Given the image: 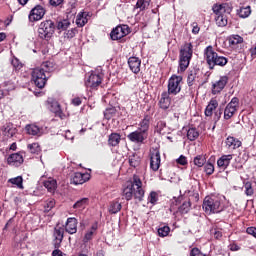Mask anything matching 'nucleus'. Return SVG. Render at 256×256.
Segmentation results:
<instances>
[{"label": "nucleus", "mask_w": 256, "mask_h": 256, "mask_svg": "<svg viewBox=\"0 0 256 256\" xmlns=\"http://www.w3.org/2000/svg\"><path fill=\"white\" fill-rule=\"evenodd\" d=\"M122 195L126 201H131L133 197L138 201H143L145 190H143V182H141V178L134 175L131 185H128L123 189Z\"/></svg>", "instance_id": "f257e3e1"}, {"label": "nucleus", "mask_w": 256, "mask_h": 256, "mask_svg": "<svg viewBox=\"0 0 256 256\" xmlns=\"http://www.w3.org/2000/svg\"><path fill=\"white\" fill-rule=\"evenodd\" d=\"M212 10L215 15V23L217 27H227V24L229 23L227 15H231L233 6L229 3L214 4Z\"/></svg>", "instance_id": "f03ea898"}, {"label": "nucleus", "mask_w": 256, "mask_h": 256, "mask_svg": "<svg viewBox=\"0 0 256 256\" xmlns=\"http://www.w3.org/2000/svg\"><path fill=\"white\" fill-rule=\"evenodd\" d=\"M193 57V44L185 43L180 49L179 67L180 71H186Z\"/></svg>", "instance_id": "7ed1b4c3"}, {"label": "nucleus", "mask_w": 256, "mask_h": 256, "mask_svg": "<svg viewBox=\"0 0 256 256\" xmlns=\"http://www.w3.org/2000/svg\"><path fill=\"white\" fill-rule=\"evenodd\" d=\"M204 55L210 69H213L215 65H219L220 67H225V64L227 63V59L223 56H219L217 52H214L213 47L211 46H208L205 49Z\"/></svg>", "instance_id": "20e7f679"}, {"label": "nucleus", "mask_w": 256, "mask_h": 256, "mask_svg": "<svg viewBox=\"0 0 256 256\" xmlns=\"http://www.w3.org/2000/svg\"><path fill=\"white\" fill-rule=\"evenodd\" d=\"M202 208L207 215H211L213 213H221V211L224 209L219 198H213L209 196L204 198Z\"/></svg>", "instance_id": "39448f33"}, {"label": "nucleus", "mask_w": 256, "mask_h": 256, "mask_svg": "<svg viewBox=\"0 0 256 256\" xmlns=\"http://www.w3.org/2000/svg\"><path fill=\"white\" fill-rule=\"evenodd\" d=\"M55 33V23L52 20H45L40 23L38 27V36L40 39H45L49 41Z\"/></svg>", "instance_id": "423d86ee"}, {"label": "nucleus", "mask_w": 256, "mask_h": 256, "mask_svg": "<svg viewBox=\"0 0 256 256\" xmlns=\"http://www.w3.org/2000/svg\"><path fill=\"white\" fill-rule=\"evenodd\" d=\"M181 83H183V77L178 75H172L168 80V94L177 95L181 93Z\"/></svg>", "instance_id": "0eeeda50"}, {"label": "nucleus", "mask_w": 256, "mask_h": 256, "mask_svg": "<svg viewBox=\"0 0 256 256\" xmlns=\"http://www.w3.org/2000/svg\"><path fill=\"white\" fill-rule=\"evenodd\" d=\"M32 81H34V84L36 87H38V89H43L47 83V74L45 73V70L41 68H35L32 71Z\"/></svg>", "instance_id": "6e6552de"}, {"label": "nucleus", "mask_w": 256, "mask_h": 256, "mask_svg": "<svg viewBox=\"0 0 256 256\" xmlns=\"http://www.w3.org/2000/svg\"><path fill=\"white\" fill-rule=\"evenodd\" d=\"M239 109V98L234 97L231 99V101L226 105L224 109V119L229 120L235 113H237V110Z\"/></svg>", "instance_id": "1a4fd4ad"}, {"label": "nucleus", "mask_w": 256, "mask_h": 256, "mask_svg": "<svg viewBox=\"0 0 256 256\" xmlns=\"http://www.w3.org/2000/svg\"><path fill=\"white\" fill-rule=\"evenodd\" d=\"M46 10L42 5H36L31 9L28 19L31 23H35V21H41L43 17H45Z\"/></svg>", "instance_id": "9d476101"}, {"label": "nucleus", "mask_w": 256, "mask_h": 256, "mask_svg": "<svg viewBox=\"0 0 256 256\" xmlns=\"http://www.w3.org/2000/svg\"><path fill=\"white\" fill-rule=\"evenodd\" d=\"M126 35H129V26L127 25L117 26L110 33L112 41H119V39H123Z\"/></svg>", "instance_id": "9b49d317"}, {"label": "nucleus", "mask_w": 256, "mask_h": 256, "mask_svg": "<svg viewBox=\"0 0 256 256\" xmlns=\"http://www.w3.org/2000/svg\"><path fill=\"white\" fill-rule=\"evenodd\" d=\"M103 78L99 74H90L89 77L85 81V86L88 89H97L99 85H101Z\"/></svg>", "instance_id": "f8f14e48"}, {"label": "nucleus", "mask_w": 256, "mask_h": 256, "mask_svg": "<svg viewBox=\"0 0 256 256\" xmlns=\"http://www.w3.org/2000/svg\"><path fill=\"white\" fill-rule=\"evenodd\" d=\"M159 167H161V153L159 150H153L150 154V168L159 171Z\"/></svg>", "instance_id": "ddd939ff"}, {"label": "nucleus", "mask_w": 256, "mask_h": 256, "mask_svg": "<svg viewBox=\"0 0 256 256\" xmlns=\"http://www.w3.org/2000/svg\"><path fill=\"white\" fill-rule=\"evenodd\" d=\"M63 233H65V230L62 227L57 226L54 228L53 245L55 249L61 247V243H63Z\"/></svg>", "instance_id": "4468645a"}, {"label": "nucleus", "mask_w": 256, "mask_h": 256, "mask_svg": "<svg viewBox=\"0 0 256 256\" xmlns=\"http://www.w3.org/2000/svg\"><path fill=\"white\" fill-rule=\"evenodd\" d=\"M229 82V77L222 76L218 81L213 84L212 93L213 95H217V93H221L225 89V85Z\"/></svg>", "instance_id": "2eb2a0df"}, {"label": "nucleus", "mask_w": 256, "mask_h": 256, "mask_svg": "<svg viewBox=\"0 0 256 256\" xmlns=\"http://www.w3.org/2000/svg\"><path fill=\"white\" fill-rule=\"evenodd\" d=\"M127 137L132 143H143L147 139V134H144L141 130H136L128 134Z\"/></svg>", "instance_id": "dca6fc26"}, {"label": "nucleus", "mask_w": 256, "mask_h": 256, "mask_svg": "<svg viewBox=\"0 0 256 256\" xmlns=\"http://www.w3.org/2000/svg\"><path fill=\"white\" fill-rule=\"evenodd\" d=\"M23 161L24 158L21 152L11 154L7 158L8 165H12L13 167H19V165H22Z\"/></svg>", "instance_id": "f3484780"}, {"label": "nucleus", "mask_w": 256, "mask_h": 256, "mask_svg": "<svg viewBox=\"0 0 256 256\" xmlns=\"http://www.w3.org/2000/svg\"><path fill=\"white\" fill-rule=\"evenodd\" d=\"M89 174H83L81 172H76L72 177V183L74 185H83V183H86V181H89L90 179Z\"/></svg>", "instance_id": "a211bd4d"}, {"label": "nucleus", "mask_w": 256, "mask_h": 256, "mask_svg": "<svg viewBox=\"0 0 256 256\" xmlns=\"http://www.w3.org/2000/svg\"><path fill=\"white\" fill-rule=\"evenodd\" d=\"M128 65L132 73L137 74L139 71H141V59L138 57H130L128 59Z\"/></svg>", "instance_id": "6ab92c4d"}, {"label": "nucleus", "mask_w": 256, "mask_h": 256, "mask_svg": "<svg viewBox=\"0 0 256 256\" xmlns=\"http://www.w3.org/2000/svg\"><path fill=\"white\" fill-rule=\"evenodd\" d=\"M169 93L167 92H163L161 94V98L159 101V107L160 109H163L164 111H166V109H169V107H171V97H169Z\"/></svg>", "instance_id": "aec40b11"}, {"label": "nucleus", "mask_w": 256, "mask_h": 256, "mask_svg": "<svg viewBox=\"0 0 256 256\" xmlns=\"http://www.w3.org/2000/svg\"><path fill=\"white\" fill-rule=\"evenodd\" d=\"M77 219L76 218H68L66 222V232L70 235H75L77 233Z\"/></svg>", "instance_id": "412c9836"}, {"label": "nucleus", "mask_w": 256, "mask_h": 256, "mask_svg": "<svg viewBox=\"0 0 256 256\" xmlns=\"http://www.w3.org/2000/svg\"><path fill=\"white\" fill-rule=\"evenodd\" d=\"M97 223H94L89 230L85 233L83 237V243L84 245H87L89 241H93V237H95V234L97 233Z\"/></svg>", "instance_id": "4be33fe9"}, {"label": "nucleus", "mask_w": 256, "mask_h": 256, "mask_svg": "<svg viewBox=\"0 0 256 256\" xmlns=\"http://www.w3.org/2000/svg\"><path fill=\"white\" fill-rule=\"evenodd\" d=\"M232 159H233V154L222 155L218 159L217 165L220 169H227V167H229V164L231 163Z\"/></svg>", "instance_id": "5701e85b"}, {"label": "nucleus", "mask_w": 256, "mask_h": 256, "mask_svg": "<svg viewBox=\"0 0 256 256\" xmlns=\"http://www.w3.org/2000/svg\"><path fill=\"white\" fill-rule=\"evenodd\" d=\"M225 143L228 149L235 150L241 147V141L233 136H228Z\"/></svg>", "instance_id": "b1692460"}, {"label": "nucleus", "mask_w": 256, "mask_h": 256, "mask_svg": "<svg viewBox=\"0 0 256 256\" xmlns=\"http://www.w3.org/2000/svg\"><path fill=\"white\" fill-rule=\"evenodd\" d=\"M87 17H89V13L87 12L78 13L76 17V25L78 27H85V25H87V22L89 21Z\"/></svg>", "instance_id": "393cba45"}, {"label": "nucleus", "mask_w": 256, "mask_h": 256, "mask_svg": "<svg viewBox=\"0 0 256 256\" xmlns=\"http://www.w3.org/2000/svg\"><path fill=\"white\" fill-rule=\"evenodd\" d=\"M219 107V102L217 100L212 99L210 100L209 104L206 106L205 109V116L206 117H211L213 115V111Z\"/></svg>", "instance_id": "a878e982"}, {"label": "nucleus", "mask_w": 256, "mask_h": 256, "mask_svg": "<svg viewBox=\"0 0 256 256\" xmlns=\"http://www.w3.org/2000/svg\"><path fill=\"white\" fill-rule=\"evenodd\" d=\"M44 187L47 188L49 193H55L57 190V180L48 178L46 181H44Z\"/></svg>", "instance_id": "bb28decb"}, {"label": "nucleus", "mask_w": 256, "mask_h": 256, "mask_svg": "<svg viewBox=\"0 0 256 256\" xmlns=\"http://www.w3.org/2000/svg\"><path fill=\"white\" fill-rule=\"evenodd\" d=\"M108 143L109 145H111V147H117V145L121 143V135H119L118 133H112L109 136Z\"/></svg>", "instance_id": "cd10ccee"}, {"label": "nucleus", "mask_w": 256, "mask_h": 256, "mask_svg": "<svg viewBox=\"0 0 256 256\" xmlns=\"http://www.w3.org/2000/svg\"><path fill=\"white\" fill-rule=\"evenodd\" d=\"M26 132L28 133V135H41V128H39V126L34 125V124H30L26 126Z\"/></svg>", "instance_id": "c85d7f7f"}, {"label": "nucleus", "mask_w": 256, "mask_h": 256, "mask_svg": "<svg viewBox=\"0 0 256 256\" xmlns=\"http://www.w3.org/2000/svg\"><path fill=\"white\" fill-rule=\"evenodd\" d=\"M237 15L241 19H247V17H249V15H251V6H246V7H242L240 9H238Z\"/></svg>", "instance_id": "c756f323"}, {"label": "nucleus", "mask_w": 256, "mask_h": 256, "mask_svg": "<svg viewBox=\"0 0 256 256\" xmlns=\"http://www.w3.org/2000/svg\"><path fill=\"white\" fill-rule=\"evenodd\" d=\"M8 183H11V185H15L16 187H18V189H23V177L21 176L10 178L8 180Z\"/></svg>", "instance_id": "7c9ffc66"}, {"label": "nucleus", "mask_w": 256, "mask_h": 256, "mask_svg": "<svg viewBox=\"0 0 256 256\" xmlns=\"http://www.w3.org/2000/svg\"><path fill=\"white\" fill-rule=\"evenodd\" d=\"M128 163L130 167H139V163H141V158L137 154H133L129 156Z\"/></svg>", "instance_id": "2f4dec72"}, {"label": "nucleus", "mask_w": 256, "mask_h": 256, "mask_svg": "<svg viewBox=\"0 0 256 256\" xmlns=\"http://www.w3.org/2000/svg\"><path fill=\"white\" fill-rule=\"evenodd\" d=\"M89 205V199L88 198H82L78 200L74 205L73 209H85Z\"/></svg>", "instance_id": "473e14b6"}, {"label": "nucleus", "mask_w": 256, "mask_h": 256, "mask_svg": "<svg viewBox=\"0 0 256 256\" xmlns=\"http://www.w3.org/2000/svg\"><path fill=\"white\" fill-rule=\"evenodd\" d=\"M151 4V0H138L136 3V9H139L140 11H145Z\"/></svg>", "instance_id": "72a5a7b5"}, {"label": "nucleus", "mask_w": 256, "mask_h": 256, "mask_svg": "<svg viewBox=\"0 0 256 256\" xmlns=\"http://www.w3.org/2000/svg\"><path fill=\"white\" fill-rule=\"evenodd\" d=\"M138 131H141L142 133H144L145 135H147V132L149 131V119L144 118V119L140 122V127L138 128Z\"/></svg>", "instance_id": "f704fd0d"}, {"label": "nucleus", "mask_w": 256, "mask_h": 256, "mask_svg": "<svg viewBox=\"0 0 256 256\" xmlns=\"http://www.w3.org/2000/svg\"><path fill=\"white\" fill-rule=\"evenodd\" d=\"M121 203L119 202H112L108 208L109 213H112V215H115V213H119L121 211Z\"/></svg>", "instance_id": "c9c22d12"}, {"label": "nucleus", "mask_w": 256, "mask_h": 256, "mask_svg": "<svg viewBox=\"0 0 256 256\" xmlns=\"http://www.w3.org/2000/svg\"><path fill=\"white\" fill-rule=\"evenodd\" d=\"M199 137V131H197L196 128H190L187 131V138L189 139V141H195V139H197Z\"/></svg>", "instance_id": "e433bc0d"}, {"label": "nucleus", "mask_w": 256, "mask_h": 256, "mask_svg": "<svg viewBox=\"0 0 256 256\" xmlns=\"http://www.w3.org/2000/svg\"><path fill=\"white\" fill-rule=\"evenodd\" d=\"M205 163H207V159L203 155H198L194 158V165H196V167H203Z\"/></svg>", "instance_id": "4c0bfd02"}, {"label": "nucleus", "mask_w": 256, "mask_h": 256, "mask_svg": "<svg viewBox=\"0 0 256 256\" xmlns=\"http://www.w3.org/2000/svg\"><path fill=\"white\" fill-rule=\"evenodd\" d=\"M239 43H243V37L239 35H232L229 38V45H239Z\"/></svg>", "instance_id": "58836bf2"}, {"label": "nucleus", "mask_w": 256, "mask_h": 256, "mask_svg": "<svg viewBox=\"0 0 256 256\" xmlns=\"http://www.w3.org/2000/svg\"><path fill=\"white\" fill-rule=\"evenodd\" d=\"M70 25H71V22H69V20H62V21L58 22L57 29H59L61 31H67V29H69Z\"/></svg>", "instance_id": "ea45409f"}, {"label": "nucleus", "mask_w": 256, "mask_h": 256, "mask_svg": "<svg viewBox=\"0 0 256 256\" xmlns=\"http://www.w3.org/2000/svg\"><path fill=\"white\" fill-rule=\"evenodd\" d=\"M2 89L6 92V95L9 91H13L15 89V84L12 81L4 82L2 84Z\"/></svg>", "instance_id": "a19ab883"}, {"label": "nucleus", "mask_w": 256, "mask_h": 256, "mask_svg": "<svg viewBox=\"0 0 256 256\" xmlns=\"http://www.w3.org/2000/svg\"><path fill=\"white\" fill-rule=\"evenodd\" d=\"M204 171L206 175H213L215 173V166L211 162H208L204 166Z\"/></svg>", "instance_id": "79ce46f5"}, {"label": "nucleus", "mask_w": 256, "mask_h": 256, "mask_svg": "<svg viewBox=\"0 0 256 256\" xmlns=\"http://www.w3.org/2000/svg\"><path fill=\"white\" fill-rule=\"evenodd\" d=\"M191 209V203L188 201H185L180 207H179V211L182 214H186L189 213V210Z\"/></svg>", "instance_id": "37998d69"}, {"label": "nucleus", "mask_w": 256, "mask_h": 256, "mask_svg": "<svg viewBox=\"0 0 256 256\" xmlns=\"http://www.w3.org/2000/svg\"><path fill=\"white\" fill-rule=\"evenodd\" d=\"M28 149L30 153H39L41 151V146H39V143H32L28 144Z\"/></svg>", "instance_id": "c03bdc74"}, {"label": "nucleus", "mask_w": 256, "mask_h": 256, "mask_svg": "<svg viewBox=\"0 0 256 256\" xmlns=\"http://www.w3.org/2000/svg\"><path fill=\"white\" fill-rule=\"evenodd\" d=\"M169 231H171V228H169V226H163L158 229V235L159 237H167V235H169Z\"/></svg>", "instance_id": "a18cd8bd"}, {"label": "nucleus", "mask_w": 256, "mask_h": 256, "mask_svg": "<svg viewBox=\"0 0 256 256\" xmlns=\"http://www.w3.org/2000/svg\"><path fill=\"white\" fill-rule=\"evenodd\" d=\"M115 113H117V110L114 107L108 108L104 111V117L109 120Z\"/></svg>", "instance_id": "49530a36"}, {"label": "nucleus", "mask_w": 256, "mask_h": 256, "mask_svg": "<svg viewBox=\"0 0 256 256\" xmlns=\"http://www.w3.org/2000/svg\"><path fill=\"white\" fill-rule=\"evenodd\" d=\"M40 69H43L44 73H50V71H53V63L51 62H44Z\"/></svg>", "instance_id": "de8ad7c7"}, {"label": "nucleus", "mask_w": 256, "mask_h": 256, "mask_svg": "<svg viewBox=\"0 0 256 256\" xmlns=\"http://www.w3.org/2000/svg\"><path fill=\"white\" fill-rule=\"evenodd\" d=\"M75 35H77V28H72L70 30H67L64 33V38L65 39H73V37H75Z\"/></svg>", "instance_id": "09e8293b"}, {"label": "nucleus", "mask_w": 256, "mask_h": 256, "mask_svg": "<svg viewBox=\"0 0 256 256\" xmlns=\"http://www.w3.org/2000/svg\"><path fill=\"white\" fill-rule=\"evenodd\" d=\"M244 189H245V193L247 196H251L253 195V193H255V191L253 190V185L251 184V182H246L244 185Z\"/></svg>", "instance_id": "8fccbe9b"}, {"label": "nucleus", "mask_w": 256, "mask_h": 256, "mask_svg": "<svg viewBox=\"0 0 256 256\" xmlns=\"http://www.w3.org/2000/svg\"><path fill=\"white\" fill-rule=\"evenodd\" d=\"M158 200L157 192H151L148 196V203H151L152 205H155Z\"/></svg>", "instance_id": "3c124183"}, {"label": "nucleus", "mask_w": 256, "mask_h": 256, "mask_svg": "<svg viewBox=\"0 0 256 256\" xmlns=\"http://www.w3.org/2000/svg\"><path fill=\"white\" fill-rule=\"evenodd\" d=\"M195 78H196V74L191 72L189 75H188V78H187V84L189 85V87H192L193 83L195 82Z\"/></svg>", "instance_id": "603ef678"}, {"label": "nucleus", "mask_w": 256, "mask_h": 256, "mask_svg": "<svg viewBox=\"0 0 256 256\" xmlns=\"http://www.w3.org/2000/svg\"><path fill=\"white\" fill-rule=\"evenodd\" d=\"M211 235H213L215 239H221V237H223V232H221L219 229H212Z\"/></svg>", "instance_id": "864d4df0"}, {"label": "nucleus", "mask_w": 256, "mask_h": 256, "mask_svg": "<svg viewBox=\"0 0 256 256\" xmlns=\"http://www.w3.org/2000/svg\"><path fill=\"white\" fill-rule=\"evenodd\" d=\"M53 207H55V200L50 199L48 202H46L45 211H51Z\"/></svg>", "instance_id": "5fc2aeb1"}, {"label": "nucleus", "mask_w": 256, "mask_h": 256, "mask_svg": "<svg viewBox=\"0 0 256 256\" xmlns=\"http://www.w3.org/2000/svg\"><path fill=\"white\" fill-rule=\"evenodd\" d=\"M190 256H206L205 254H203L201 252V250H199L198 248H193L191 250Z\"/></svg>", "instance_id": "6e6d98bb"}, {"label": "nucleus", "mask_w": 256, "mask_h": 256, "mask_svg": "<svg viewBox=\"0 0 256 256\" xmlns=\"http://www.w3.org/2000/svg\"><path fill=\"white\" fill-rule=\"evenodd\" d=\"M176 162L178 163V165H187V157H185L184 155H181Z\"/></svg>", "instance_id": "4d7b16f0"}, {"label": "nucleus", "mask_w": 256, "mask_h": 256, "mask_svg": "<svg viewBox=\"0 0 256 256\" xmlns=\"http://www.w3.org/2000/svg\"><path fill=\"white\" fill-rule=\"evenodd\" d=\"M164 127H166V124H165V122H163V121H160V122H158V124H157V133H163V128Z\"/></svg>", "instance_id": "13d9d810"}, {"label": "nucleus", "mask_w": 256, "mask_h": 256, "mask_svg": "<svg viewBox=\"0 0 256 256\" xmlns=\"http://www.w3.org/2000/svg\"><path fill=\"white\" fill-rule=\"evenodd\" d=\"M246 233H248V235H252V237H255V239H256V228L255 227H248L246 230Z\"/></svg>", "instance_id": "bf43d9fd"}, {"label": "nucleus", "mask_w": 256, "mask_h": 256, "mask_svg": "<svg viewBox=\"0 0 256 256\" xmlns=\"http://www.w3.org/2000/svg\"><path fill=\"white\" fill-rule=\"evenodd\" d=\"M12 65L15 67V69H21L23 65L19 62V59L15 58L12 60Z\"/></svg>", "instance_id": "052dcab7"}, {"label": "nucleus", "mask_w": 256, "mask_h": 256, "mask_svg": "<svg viewBox=\"0 0 256 256\" xmlns=\"http://www.w3.org/2000/svg\"><path fill=\"white\" fill-rule=\"evenodd\" d=\"M52 107L54 108L52 110L54 113H59V111H61V105H59V102H53Z\"/></svg>", "instance_id": "680f3d73"}, {"label": "nucleus", "mask_w": 256, "mask_h": 256, "mask_svg": "<svg viewBox=\"0 0 256 256\" xmlns=\"http://www.w3.org/2000/svg\"><path fill=\"white\" fill-rule=\"evenodd\" d=\"M64 0H50V5L52 7H59V5H62Z\"/></svg>", "instance_id": "e2e57ef3"}, {"label": "nucleus", "mask_w": 256, "mask_h": 256, "mask_svg": "<svg viewBox=\"0 0 256 256\" xmlns=\"http://www.w3.org/2000/svg\"><path fill=\"white\" fill-rule=\"evenodd\" d=\"M192 33L194 35H197L199 33V31H201V28H199V25H197V23H193L192 24Z\"/></svg>", "instance_id": "0e129e2a"}, {"label": "nucleus", "mask_w": 256, "mask_h": 256, "mask_svg": "<svg viewBox=\"0 0 256 256\" xmlns=\"http://www.w3.org/2000/svg\"><path fill=\"white\" fill-rule=\"evenodd\" d=\"M72 104H74L75 107H79V105H81V98L79 97L73 98Z\"/></svg>", "instance_id": "69168bd1"}, {"label": "nucleus", "mask_w": 256, "mask_h": 256, "mask_svg": "<svg viewBox=\"0 0 256 256\" xmlns=\"http://www.w3.org/2000/svg\"><path fill=\"white\" fill-rule=\"evenodd\" d=\"M65 138L66 139H70L71 141H73V139L75 138V136H73V134H71V131H66L65 133Z\"/></svg>", "instance_id": "338daca9"}, {"label": "nucleus", "mask_w": 256, "mask_h": 256, "mask_svg": "<svg viewBox=\"0 0 256 256\" xmlns=\"http://www.w3.org/2000/svg\"><path fill=\"white\" fill-rule=\"evenodd\" d=\"M229 249L230 251H239V246L237 244H230Z\"/></svg>", "instance_id": "774afa93"}]
</instances>
